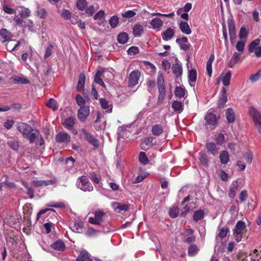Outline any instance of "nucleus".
<instances>
[{"instance_id":"obj_25","label":"nucleus","mask_w":261,"mask_h":261,"mask_svg":"<svg viewBox=\"0 0 261 261\" xmlns=\"http://www.w3.org/2000/svg\"><path fill=\"white\" fill-rule=\"evenodd\" d=\"M239 186L237 181H233L229 187L228 196L230 198H233L236 196V192L238 189Z\"/></svg>"},{"instance_id":"obj_56","label":"nucleus","mask_w":261,"mask_h":261,"mask_svg":"<svg viewBox=\"0 0 261 261\" xmlns=\"http://www.w3.org/2000/svg\"><path fill=\"white\" fill-rule=\"evenodd\" d=\"M54 45L53 44H49L48 46L46 47L45 50V53L44 55V59H47L49 58L53 52Z\"/></svg>"},{"instance_id":"obj_35","label":"nucleus","mask_w":261,"mask_h":261,"mask_svg":"<svg viewBox=\"0 0 261 261\" xmlns=\"http://www.w3.org/2000/svg\"><path fill=\"white\" fill-rule=\"evenodd\" d=\"M225 115L228 123H231L234 121L235 115L232 109L228 108L226 109Z\"/></svg>"},{"instance_id":"obj_17","label":"nucleus","mask_w":261,"mask_h":261,"mask_svg":"<svg viewBox=\"0 0 261 261\" xmlns=\"http://www.w3.org/2000/svg\"><path fill=\"white\" fill-rule=\"evenodd\" d=\"M154 140V138L153 137L145 138L141 144V148L143 150H147L151 148L154 144L153 142Z\"/></svg>"},{"instance_id":"obj_27","label":"nucleus","mask_w":261,"mask_h":261,"mask_svg":"<svg viewBox=\"0 0 261 261\" xmlns=\"http://www.w3.org/2000/svg\"><path fill=\"white\" fill-rule=\"evenodd\" d=\"M162 38L164 40L168 41L170 40L174 35L173 29L169 28L165 31L162 33Z\"/></svg>"},{"instance_id":"obj_11","label":"nucleus","mask_w":261,"mask_h":261,"mask_svg":"<svg viewBox=\"0 0 261 261\" xmlns=\"http://www.w3.org/2000/svg\"><path fill=\"white\" fill-rule=\"evenodd\" d=\"M205 148L208 153L213 155H216L218 154L220 147L218 145L213 142H207L205 144Z\"/></svg>"},{"instance_id":"obj_38","label":"nucleus","mask_w":261,"mask_h":261,"mask_svg":"<svg viewBox=\"0 0 261 261\" xmlns=\"http://www.w3.org/2000/svg\"><path fill=\"white\" fill-rule=\"evenodd\" d=\"M199 251L197 246L195 244H191L188 247V254L190 256L196 255Z\"/></svg>"},{"instance_id":"obj_29","label":"nucleus","mask_w":261,"mask_h":261,"mask_svg":"<svg viewBox=\"0 0 261 261\" xmlns=\"http://www.w3.org/2000/svg\"><path fill=\"white\" fill-rule=\"evenodd\" d=\"M158 88L159 93L158 102L160 103L164 100L166 96L165 85L159 86Z\"/></svg>"},{"instance_id":"obj_24","label":"nucleus","mask_w":261,"mask_h":261,"mask_svg":"<svg viewBox=\"0 0 261 261\" xmlns=\"http://www.w3.org/2000/svg\"><path fill=\"white\" fill-rule=\"evenodd\" d=\"M50 247L58 251H63L65 249V245L61 240H57L50 245Z\"/></svg>"},{"instance_id":"obj_10","label":"nucleus","mask_w":261,"mask_h":261,"mask_svg":"<svg viewBox=\"0 0 261 261\" xmlns=\"http://www.w3.org/2000/svg\"><path fill=\"white\" fill-rule=\"evenodd\" d=\"M176 43L179 45L180 48L185 51H188L191 47V45L188 42L187 37L182 36L176 39Z\"/></svg>"},{"instance_id":"obj_32","label":"nucleus","mask_w":261,"mask_h":261,"mask_svg":"<svg viewBox=\"0 0 261 261\" xmlns=\"http://www.w3.org/2000/svg\"><path fill=\"white\" fill-rule=\"evenodd\" d=\"M84 223L81 221H75L72 226V230L77 233H81L83 231Z\"/></svg>"},{"instance_id":"obj_20","label":"nucleus","mask_w":261,"mask_h":261,"mask_svg":"<svg viewBox=\"0 0 261 261\" xmlns=\"http://www.w3.org/2000/svg\"><path fill=\"white\" fill-rule=\"evenodd\" d=\"M76 261H92L90 254L86 250L80 251L79 256L76 259Z\"/></svg>"},{"instance_id":"obj_64","label":"nucleus","mask_w":261,"mask_h":261,"mask_svg":"<svg viewBox=\"0 0 261 261\" xmlns=\"http://www.w3.org/2000/svg\"><path fill=\"white\" fill-rule=\"evenodd\" d=\"M136 12L133 10H128L122 14V16L125 18H129L136 15Z\"/></svg>"},{"instance_id":"obj_6","label":"nucleus","mask_w":261,"mask_h":261,"mask_svg":"<svg viewBox=\"0 0 261 261\" xmlns=\"http://www.w3.org/2000/svg\"><path fill=\"white\" fill-rule=\"evenodd\" d=\"M140 72L138 70H134L132 71L129 76L128 79V87L133 88L134 86L138 84V81L140 77Z\"/></svg>"},{"instance_id":"obj_61","label":"nucleus","mask_w":261,"mask_h":261,"mask_svg":"<svg viewBox=\"0 0 261 261\" xmlns=\"http://www.w3.org/2000/svg\"><path fill=\"white\" fill-rule=\"evenodd\" d=\"M8 144L12 149L17 150L18 149V144L15 140H11L8 142Z\"/></svg>"},{"instance_id":"obj_54","label":"nucleus","mask_w":261,"mask_h":261,"mask_svg":"<svg viewBox=\"0 0 261 261\" xmlns=\"http://www.w3.org/2000/svg\"><path fill=\"white\" fill-rule=\"evenodd\" d=\"M157 85L158 86L165 85L163 74L161 71H159L158 74Z\"/></svg>"},{"instance_id":"obj_9","label":"nucleus","mask_w":261,"mask_h":261,"mask_svg":"<svg viewBox=\"0 0 261 261\" xmlns=\"http://www.w3.org/2000/svg\"><path fill=\"white\" fill-rule=\"evenodd\" d=\"M55 139L58 143H69L70 142L71 137L67 133L61 132L56 136Z\"/></svg>"},{"instance_id":"obj_49","label":"nucleus","mask_w":261,"mask_h":261,"mask_svg":"<svg viewBox=\"0 0 261 261\" xmlns=\"http://www.w3.org/2000/svg\"><path fill=\"white\" fill-rule=\"evenodd\" d=\"M179 212V209L178 207H173L170 208L169 214L171 218H175L177 217Z\"/></svg>"},{"instance_id":"obj_59","label":"nucleus","mask_w":261,"mask_h":261,"mask_svg":"<svg viewBox=\"0 0 261 261\" xmlns=\"http://www.w3.org/2000/svg\"><path fill=\"white\" fill-rule=\"evenodd\" d=\"M61 14L62 17L66 20L70 19L71 17V12L67 9H63Z\"/></svg>"},{"instance_id":"obj_2","label":"nucleus","mask_w":261,"mask_h":261,"mask_svg":"<svg viewBox=\"0 0 261 261\" xmlns=\"http://www.w3.org/2000/svg\"><path fill=\"white\" fill-rule=\"evenodd\" d=\"M77 187L84 192H91L93 190V187L89 180V178L85 175L79 177L76 181Z\"/></svg>"},{"instance_id":"obj_62","label":"nucleus","mask_w":261,"mask_h":261,"mask_svg":"<svg viewBox=\"0 0 261 261\" xmlns=\"http://www.w3.org/2000/svg\"><path fill=\"white\" fill-rule=\"evenodd\" d=\"M24 187L27 189V194L29 196L30 198H33L34 197V190L32 187H29L27 184L23 185Z\"/></svg>"},{"instance_id":"obj_13","label":"nucleus","mask_w":261,"mask_h":261,"mask_svg":"<svg viewBox=\"0 0 261 261\" xmlns=\"http://www.w3.org/2000/svg\"><path fill=\"white\" fill-rule=\"evenodd\" d=\"M249 114L254 123L261 120V114L256 108L252 106L249 107Z\"/></svg>"},{"instance_id":"obj_55","label":"nucleus","mask_w":261,"mask_h":261,"mask_svg":"<svg viewBox=\"0 0 261 261\" xmlns=\"http://www.w3.org/2000/svg\"><path fill=\"white\" fill-rule=\"evenodd\" d=\"M172 70L176 77H179L182 74V66H172Z\"/></svg>"},{"instance_id":"obj_50","label":"nucleus","mask_w":261,"mask_h":261,"mask_svg":"<svg viewBox=\"0 0 261 261\" xmlns=\"http://www.w3.org/2000/svg\"><path fill=\"white\" fill-rule=\"evenodd\" d=\"M229 229L227 227H224L221 228L219 230V232L218 233V237H219L221 239H222L226 237L228 232H229Z\"/></svg>"},{"instance_id":"obj_53","label":"nucleus","mask_w":261,"mask_h":261,"mask_svg":"<svg viewBox=\"0 0 261 261\" xmlns=\"http://www.w3.org/2000/svg\"><path fill=\"white\" fill-rule=\"evenodd\" d=\"M87 6V2L86 0H78L76 2V7L80 10H84Z\"/></svg>"},{"instance_id":"obj_37","label":"nucleus","mask_w":261,"mask_h":261,"mask_svg":"<svg viewBox=\"0 0 261 261\" xmlns=\"http://www.w3.org/2000/svg\"><path fill=\"white\" fill-rule=\"evenodd\" d=\"M231 74L232 73L231 71L229 70L222 77V83L224 86H228L229 85L231 77Z\"/></svg>"},{"instance_id":"obj_45","label":"nucleus","mask_w":261,"mask_h":261,"mask_svg":"<svg viewBox=\"0 0 261 261\" xmlns=\"http://www.w3.org/2000/svg\"><path fill=\"white\" fill-rule=\"evenodd\" d=\"M172 108L175 111L181 112L183 110V106L181 102L174 100L172 104Z\"/></svg>"},{"instance_id":"obj_28","label":"nucleus","mask_w":261,"mask_h":261,"mask_svg":"<svg viewBox=\"0 0 261 261\" xmlns=\"http://www.w3.org/2000/svg\"><path fill=\"white\" fill-rule=\"evenodd\" d=\"M10 80L18 84H27L30 83L29 80L27 78L22 77L18 75H15L12 76Z\"/></svg>"},{"instance_id":"obj_34","label":"nucleus","mask_w":261,"mask_h":261,"mask_svg":"<svg viewBox=\"0 0 261 261\" xmlns=\"http://www.w3.org/2000/svg\"><path fill=\"white\" fill-rule=\"evenodd\" d=\"M186 89L180 86H177L175 87L174 94L175 95L179 98L184 97L186 93Z\"/></svg>"},{"instance_id":"obj_42","label":"nucleus","mask_w":261,"mask_h":261,"mask_svg":"<svg viewBox=\"0 0 261 261\" xmlns=\"http://www.w3.org/2000/svg\"><path fill=\"white\" fill-rule=\"evenodd\" d=\"M46 105L48 108L51 109L53 111H56L58 109L57 101L54 98L48 99L46 103Z\"/></svg>"},{"instance_id":"obj_48","label":"nucleus","mask_w":261,"mask_h":261,"mask_svg":"<svg viewBox=\"0 0 261 261\" xmlns=\"http://www.w3.org/2000/svg\"><path fill=\"white\" fill-rule=\"evenodd\" d=\"M100 103L101 105V107L103 109H107L110 108V112H111L112 111V105H110L109 103V102L105 98H100Z\"/></svg>"},{"instance_id":"obj_63","label":"nucleus","mask_w":261,"mask_h":261,"mask_svg":"<svg viewBox=\"0 0 261 261\" xmlns=\"http://www.w3.org/2000/svg\"><path fill=\"white\" fill-rule=\"evenodd\" d=\"M248 197V193L247 190H243L239 194V199L241 201V202H244L246 200Z\"/></svg>"},{"instance_id":"obj_23","label":"nucleus","mask_w":261,"mask_h":261,"mask_svg":"<svg viewBox=\"0 0 261 261\" xmlns=\"http://www.w3.org/2000/svg\"><path fill=\"white\" fill-rule=\"evenodd\" d=\"M0 36L3 39V42H9L12 38V34L11 32L6 29H2L0 30Z\"/></svg>"},{"instance_id":"obj_41","label":"nucleus","mask_w":261,"mask_h":261,"mask_svg":"<svg viewBox=\"0 0 261 261\" xmlns=\"http://www.w3.org/2000/svg\"><path fill=\"white\" fill-rule=\"evenodd\" d=\"M102 74V71H98L95 74V78H94V82L100 85L101 86L105 88V87H106L105 84L101 79Z\"/></svg>"},{"instance_id":"obj_3","label":"nucleus","mask_w":261,"mask_h":261,"mask_svg":"<svg viewBox=\"0 0 261 261\" xmlns=\"http://www.w3.org/2000/svg\"><path fill=\"white\" fill-rule=\"evenodd\" d=\"M80 132L83 134L84 139L91 145L95 148H97L99 147V141L91 133L88 132L85 128H82Z\"/></svg>"},{"instance_id":"obj_1","label":"nucleus","mask_w":261,"mask_h":261,"mask_svg":"<svg viewBox=\"0 0 261 261\" xmlns=\"http://www.w3.org/2000/svg\"><path fill=\"white\" fill-rule=\"evenodd\" d=\"M27 134V135H25L23 138L29 140L30 143H35L37 145L40 146L44 144V141L41 134L38 129L32 128V130L29 131V132Z\"/></svg>"},{"instance_id":"obj_12","label":"nucleus","mask_w":261,"mask_h":261,"mask_svg":"<svg viewBox=\"0 0 261 261\" xmlns=\"http://www.w3.org/2000/svg\"><path fill=\"white\" fill-rule=\"evenodd\" d=\"M55 184H56L55 180H35L31 182V186L33 187H39L52 185Z\"/></svg>"},{"instance_id":"obj_47","label":"nucleus","mask_w":261,"mask_h":261,"mask_svg":"<svg viewBox=\"0 0 261 261\" xmlns=\"http://www.w3.org/2000/svg\"><path fill=\"white\" fill-rule=\"evenodd\" d=\"M214 139L216 141V144L218 145H222L224 142L225 137L223 134L220 133L217 135H215Z\"/></svg>"},{"instance_id":"obj_8","label":"nucleus","mask_w":261,"mask_h":261,"mask_svg":"<svg viewBox=\"0 0 261 261\" xmlns=\"http://www.w3.org/2000/svg\"><path fill=\"white\" fill-rule=\"evenodd\" d=\"M90 114V108L88 106H83L78 110L77 118L81 122H84Z\"/></svg>"},{"instance_id":"obj_33","label":"nucleus","mask_w":261,"mask_h":261,"mask_svg":"<svg viewBox=\"0 0 261 261\" xmlns=\"http://www.w3.org/2000/svg\"><path fill=\"white\" fill-rule=\"evenodd\" d=\"M143 31V27L140 23L136 24L133 28V33L135 36H140Z\"/></svg>"},{"instance_id":"obj_5","label":"nucleus","mask_w":261,"mask_h":261,"mask_svg":"<svg viewBox=\"0 0 261 261\" xmlns=\"http://www.w3.org/2000/svg\"><path fill=\"white\" fill-rule=\"evenodd\" d=\"M228 28L229 30V35L230 41L232 44L236 39V29L234 20L232 18H229L227 20Z\"/></svg>"},{"instance_id":"obj_21","label":"nucleus","mask_w":261,"mask_h":261,"mask_svg":"<svg viewBox=\"0 0 261 261\" xmlns=\"http://www.w3.org/2000/svg\"><path fill=\"white\" fill-rule=\"evenodd\" d=\"M75 123V118L74 117L70 116L65 118L62 122L64 127L68 129L72 128Z\"/></svg>"},{"instance_id":"obj_52","label":"nucleus","mask_w":261,"mask_h":261,"mask_svg":"<svg viewBox=\"0 0 261 261\" xmlns=\"http://www.w3.org/2000/svg\"><path fill=\"white\" fill-rule=\"evenodd\" d=\"M119 22V18L116 16H113L109 20V23L111 27L113 28H115L117 27Z\"/></svg>"},{"instance_id":"obj_51","label":"nucleus","mask_w":261,"mask_h":261,"mask_svg":"<svg viewBox=\"0 0 261 261\" xmlns=\"http://www.w3.org/2000/svg\"><path fill=\"white\" fill-rule=\"evenodd\" d=\"M139 160L140 162H141L143 165H146L149 162L148 158L146 156L145 152H141L140 153L139 156Z\"/></svg>"},{"instance_id":"obj_31","label":"nucleus","mask_w":261,"mask_h":261,"mask_svg":"<svg viewBox=\"0 0 261 261\" xmlns=\"http://www.w3.org/2000/svg\"><path fill=\"white\" fill-rule=\"evenodd\" d=\"M152 134L155 136H159L163 133V126L160 124H155L152 126Z\"/></svg>"},{"instance_id":"obj_18","label":"nucleus","mask_w":261,"mask_h":261,"mask_svg":"<svg viewBox=\"0 0 261 261\" xmlns=\"http://www.w3.org/2000/svg\"><path fill=\"white\" fill-rule=\"evenodd\" d=\"M204 119L207 124L209 125L215 126L217 125L216 116L215 114L212 112L208 113L205 116Z\"/></svg>"},{"instance_id":"obj_43","label":"nucleus","mask_w":261,"mask_h":261,"mask_svg":"<svg viewBox=\"0 0 261 261\" xmlns=\"http://www.w3.org/2000/svg\"><path fill=\"white\" fill-rule=\"evenodd\" d=\"M189 82L194 83L197 80V71L196 70L192 69L189 70L188 74Z\"/></svg>"},{"instance_id":"obj_14","label":"nucleus","mask_w":261,"mask_h":261,"mask_svg":"<svg viewBox=\"0 0 261 261\" xmlns=\"http://www.w3.org/2000/svg\"><path fill=\"white\" fill-rule=\"evenodd\" d=\"M227 101V90L223 87L221 89L220 95L218 101L219 108H223Z\"/></svg>"},{"instance_id":"obj_7","label":"nucleus","mask_w":261,"mask_h":261,"mask_svg":"<svg viewBox=\"0 0 261 261\" xmlns=\"http://www.w3.org/2000/svg\"><path fill=\"white\" fill-rule=\"evenodd\" d=\"M105 213L101 211H96L94 213V217H90L89 222L92 224L100 225L102 221V217Z\"/></svg>"},{"instance_id":"obj_15","label":"nucleus","mask_w":261,"mask_h":261,"mask_svg":"<svg viewBox=\"0 0 261 261\" xmlns=\"http://www.w3.org/2000/svg\"><path fill=\"white\" fill-rule=\"evenodd\" d=\"M112 208L117 213L125 212L129 209V206L126 204H122L117 202H114L112 203Z\"/></svg>"},{"instance_id":"obj_22","label":"nucleus","mask_w":261,"mask_h":261,"mask_svg":"<svg viewBox=\"0 0 261 261\" xmlns=\"http://www.w3.org/2000/svg\"><path fill=\"white\" fill-rule=\"evenodd\" d=\"M179 28L181 32L186 35H190L192 31L187 21H181L179 24Z\"/></svg>"},{"instance_id":"obj_26","label":"nucleus","mask_w":261,"mask_h":261,"mask_svg":"<svg viewBox=\"0 0 261 261\" xmlns=\"http://www.w3.org/2000/svg\"><path fill=\"white\" fill-rule=\"evenodd\" d=\"M150 24L151 25L153 29L159 31L161 29V28L162 27L163 22L161 18L155 17L151 20Z\"/></svg>"},{"instance_id":"obj_57","label":"nucleus","mask_w":261,"mask_h":261,"mask_svg":"<svg viewBox=\"0 0 261 261\" xmlns=\"http://www.w3.org/2000/svg\"><path fill=\"white\" fill-rule=\"evenodd\" d=\"M246 41H239L236 44V49L238 51L243 53L244 50Z\"/></svg>"},{"instance_id":"obj_44","label":"nucleus","mask_w":261,"mask_h":261,"mask_svg":"<svg viewBox=\"0 0 261 261\" xmlns=\"http://www.w3.org/2000/svg\"><path fill=\"white\" fill-rule=\"evenodd\" d=\"M128 39V35L125 32L120 33L117 37L118 42L121 44L125 43L127 41Z\"/></svg>"},{"instance_id":"obj_30","label":"nucleus","mask_w":261,"mask_h":261,"mask_svg":"<svg viewBox=\"0 0 261 261\" xmlns=\"http://www.w3.org/2000/svg\"><path fill=\"white\" fill-rule=\"evenodd\" d=\"M220 161L222 164L226 165L229 161V155L227 151H222L219 155Z\"/></svg>"},{"instance_id":"obj_60","label":"nucleus","mask_w":261,"mask_h":261,"mask_svg":"<svg viewBox=\"0 0 261 261\" xmlns=\"http://www.w3.org/2000/svg\"><path fill=\"white\" fill-rule=\"evenodd\" d=\"M261 76V69L258 71L256 73L252 74L250 76V80L252 82H255L258 81Z\"/></svg>"},{"instance_id":"obj_46","label":"nucleus","mask_w":261,"mask_h":261,"mask_svg":"<svg viewBox=\"0 0 261 261\" xmlns=\"http://www.w3.org/2000/svg\"><path fill=\"white\" fill-rule=\"evenodd\" d=\"M85 75L84 73H81L79 76V80L77 85V89L81 90L84 86L85 83Z\"/></svg>"},{"instance_id":"obj_4","label":"nucleus","mask_w":261,"mask_h":261,"mask_svg":"<svg viewBox=\"0 0 261 261\" xmlns=\"http://www.w3.org/2000/svg\"><path fill=\"white\" fill-rule=\"evenodd\" d=\"M260 42V39H256L252 41L248 46L249 52L250 53H254L257 57H261V46H258Z\"/></svg>"},{"instance_id":"obj_39","label":"nucleus","mask_w":261,"mask_h":261,"mask_svg":"<svg viewBox=\"0 0 261 261\" xmlns=\"http://www.w3.org/2000/svg\"><path fill=\"white\" fill-rule=\"evenodd\" d=\"M199 161L200 163L205 167H207L209 165L208 158L205 153H200Z\"/></svg>"},{"instance_id":"obj_40","label":"nucleus","mask_w":261,"mask_h":261,"mask_svg":"<svg viewBox=\"0 0 261 261\" xmlns=\"http://www.w3.org/2000/svg\"><path fill=\"white\" fill-rule=\"evenodd\" d=\"M248 34V29L244 27H242L239 31V37L241 40L245 39V41H246Z\"/></svg>"},{"instance_id":"obj_58","label":"nucleus","mask_w":261,"mask_h":261,"mask_svg":"<svg viewBox=\"0 0 261 261\" xmlns=\"http://www.w3.org/2000/svg\"><path fill=\"white\" fill-rule=\"evenodd\" d=\"M38 17L40 18H45L47 17V13L44 8H38L37 11Z\"/></svg>"},{"instance_id":"obj_16","label":"nucleus","mask_w":261,"mask_h":261,"mask_svg":"<svg viewBox=\"0 0 261 261\" xmlns=\"http://www.w3.org/2000/svg\"><path fill=\"white\" fill-rule=\"evenodd\" d=\"M32 128L33 127L29 124L23 122L19 123L17 127L18 131L22 134L23 137L25 135H27V133H29V131H31Z\"/></svg>"},{"instance_id":"obj_19","label":"nucleus","mask_w":261,"mask_h":261,"mask_svg":"<svg viewBox=\"0 0 261 261\" xmlns=\"http://www.w3.org/2000/svg\"><path fill=\"white\" fill-rule=\"evenodd\" d=\"M246 228L245 223L241 220L237 222L233 229V234H243V230Z\"/></svg>"},{"instance_id":"obj_36","label":"nucleus","mask_w":261,"mask_h":261,"mask_svg":"<svg viewBox=\"0 0 261 261\" xmlns=\"http://www.w3.org/2000/svg\"><path fill=\"white\" fill-rule=\"evenodd\" d=\"M204 216V212L202 210H198L194 213L193 219L195 222L202 220Z\"/></svg>"}]
</instances>
